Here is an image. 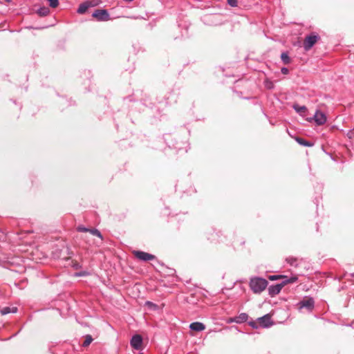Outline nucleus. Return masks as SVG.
I'll return each mask as SVG.
<instances>
[{"label":"nucleus","instance_id":"1a4fd4ad","mask_svg":"<svg viewBox=\"0 0 354 354\" xmlns=\"http://www.w3.org/2000/svg\"><path fill=\"white\" fill-rule=\"evenodd\" d=\"M130 344L135 349H140L142 344V337L140 335H135L131 337Z\"/></svg>","mask_w":354,"mask_h":354},{"label":"nucleus","instance_id":"6ab92c4d","mask_svg":"<svg viewBox=\"0 0 354 354\" xmlns=\"http://www.w3.org/2000/svg\"><path fill=\"white\" fill-rule=\"evenodd\" d=\"M248 315L246 313H241L237 317L236 322L238 323H243L247 322Z\"/></svg>","mask_w":354,"mask_h":354},{"label":"nucleus","instance_id":"2eb2a0df","mask_svg":"<svg viewBox=\"0 0 354 354\" xmlns=\"http://www.w3.org/2000/svg\"><path fill=\"white\" fill-rule=\"evenodd\" d=\"M17 307H8V306H6V307H4V308H2L1 310H0V313L2 315H6V314H8V313H17Z\"/></svg>","mask_w":354,"mask_h":354},{"label":"nucleus","instance_id":"f3484780","mask_svg":"<svg viewBox=\"0 0 354 354\" xmlns=\"http://www.w3.org/2000/svg\"><path fill=\"white\" fill-rule=\"evenodd\" d=\"M281 59L284 64H290L291 60L287 52L281 54Z\"/></svg>","mask_w":354,"mask_h":354},{"label":"nucleus","instance_id":"5701e85b","mask_svg":"<svg viewBox=\"0 0 354 354\" xmlns=\"http://www.w3.org/2000/svg\"><path fill=\"white\" fill-rule=\"evenodd\" d=\"M227 3L232 7H236L237 0H227Z\"/></svg>","mask_w":354,"mask_h":354},{"label":"nucleus","instance_id":"7ed1b4c3","mask_svg":"<svg viewBox=\"0 0 354 354\" xmlns=\"http://www.w3.org/2000/svg\"><path fill=\"white\" fill-rule=\"evenodd\" d=\"M298 280V277L297 276H292L290 277L289 279H287L286 280L283 281L281 283L276 284V285H272L268 288V292L269 295L271 297H274L277 295H278L282 288L288 284V283H292L296 282Z\"/></svg>","mask_w":354,"mask_h":354},{"label":"nucleus","instance_id":"9d476101","mask_svg":"<svg viewBox=\"0 0 354 354\" xmlns=\"http://www.w3.org/2000/svg\"><path fill=\"white\" fill-rule=\"evenodd\" d=\"M77 231L80 232H90L91 234L98 236L101 239H103L101 232L95 228H86L84 226L80 225L77 227Z\"/></svg>","mask_w":354,"mask_h":354},{"label":"nucleus","instance_id":"aec40b11","mask_svg":"<svg viewBox=\"0 0 354 354\" xmlns=\"http://www.w3.org/2000/svg\"><path fill=\"white\" fill-rule=\"evenodd\" d=\"M290 277H288L287 276H285V275H281V274H278V275H270L268 276V279L270 280V281H274V280H277V279H284V280H286L287 279H289Z\"/></svg>","mask_w":354,"mask_h":354},{"label":"nucleus","instance_id":"393cba45","mask_svg":"<svg viewBox=\"0 0 354 354\" xmlns=\"http://www.w3.org/2000/svg\"><path fill=\"white\" fill-rule=\"evenodd\" d=\"M73 267L75 268V269H79L81 266L79 264V263H77V261L73 263Z\"/></svg>","mask_w":354,"mask_h":354},{"label":"nucleus","instance_id":"9b49d317","mask_svg":"<svg viewBox=\"0 0 354 354\" xmlns=\"http://www.w3.org/2000/svg\"><path fill=\"white\" fill-rule=\"evenodd\" d=\"M189 328L195 332H201L205 329V325L201 322H196L190 324Z\"/></svg>","mask_w":354,"mask_h":354},{"label":"nucleus","instance_id":"b1692460","mask_svg":"<svg viewBox=\"0 0 354 354\" xmlns=\"http://www.w3.org/2000/svg\"><path fill=\"white\" fill-rule=\"evenodd\" d=\"M281 71L284 75H286V74H288L289 73V70L287 68H286V67H283L281 68Z\"/></svg>","mask_w":354,"mask_h":354},{"label":"nucleus","instance_id":"20e7f679","mask_svg":"<svg viewBox=\"0 0 354 354\" xmlns=\"http://www.w3.org/2000/svg\"><path fill=\"white\" fill-rule=\"evenodd\" d=\"M297 306L299 310L306 308L308 311L311 312L315 308L314 299L310 297H305L297 304Z\"/></svg>","mask_w":354,"mask_h":354},{"label":"nucleus","instance_id":"423d86ee","mask_svg":"<svg viewBox=\"0 0 354 354\" xmlns=\"http://www.w3.org/2000/svg\"><path fill=\"white\" fill-rule=\"evenodd\" d=\"M318 39L319 36L316 34H311L306 36L303 44L305 50H309L316 44Z\"/></svg>","mask_w":354,"mask_h":354},{"label":"nucleus","instance_id":"6e6552de","mask_svg":"<svg viewBox=\"0 0 354 354\" xmlns=\"http://www.w3.org/2000/svg\"><path fill=\"white\" fill-rule=\"evenodd\" d=\"M312 120H313L316 124L322 125L326 122V116L323 112L317 110L310 121Z\"/></svg>","mask_w":354,"mask_h":354},{"label":"nucleus","instance_id":"cd10ccee","mask_svg":"<svg viewBox=\"0 0 354 354\" xmlns=\"http://www.w3.org/2000/svg\"><path fill=\"white\" fill-rule=\"evenodd\" d=\"M353 276H354V274Z\"/></svg>","mask_w":354,"mask_h":354},{"label":"nucleus","instance_id":"f03ea898","mask_svg":"<svg viewBox=\"0 0 354 354\" xmlns=\"http://www.w3.org/2000/svg\"><path fill=\"white\" fill-rule=\"evenodd\" d=\"M250 326L252 328L257 329L258 328H269L273 325V322L271 319V315L267 314L261 317H259L256 321H250L248 322Z\"/></svg>","mask_w":354,"mask_h":354},{"label":"nucleus","instance_id":"a211bd4d","mask_svg":"<svg viewBox=\"0 0 354 354\" xmlns=\"http://www.w3.org/2000/svg\"><path fill=\"white\" fill-rule=\"evenodd\" d=\"M286 262L290 264L292 266L297 267L298 266V259L293 257H289L286 259Z\"/></svg>","mask_w":354,"mask_h":354},{"label":"nucleus","instance_id":"a878e982","mask_svg":"<svg viewBox=\"0 0 354 354\" xmlns=\"http://www.w3.org/2000/svg\"><path fill=\"white\" fill-rule=\"evenodd\" d=\"M84 274H77L78 276H82V275H84Z\"/></svg>","mask_w":354,"mask_h":354},{"label":"nucleus","instance_id":"0eeeda50","mask_svg":"<svg viewBox=\"0 0 354 354\" xmlns=\"http://www.w3.org/2000/svg\"><path fill=\"white\" fill-rule=\"evenodd\" d=\"M92 17L100 21H107L110 19V15L106 10L97 9L92 14Z\"/></svg>","mask_w":354,"mask_h":354},{"label":"nucleus","instance_id":"bb28decb","mask_svg":"<svg viewBox=\"0 0 354 354\" xmlns=\"http://www.w3.org/2000/svg\"><path fill=\"white\" fill-rule=\"evenodd\" d=\"M139 354H143V353H139Z\"/></svg>","mask_w":354,"mask_h":354},{"label":"nucleus","instance_id":"dca6fc26","mask_svg":"<svg viewBox=\"0 0 354 354\" xmlns=\"http://www.w3.org/2000/svg\"><path fill=\"white\" fill-rule=\"evenodd\" d=\"M37 13L41 17H45L50 13V10L48 7L44 6L38 9Z\"/></svg>","mask_w":354,"mask_h":354},{"label":"nucleus","instance_id":"f257e3e1","mask_svg":"<svg viewBox=\"0 0 354 354\" xmlns=\"http://www.w3.org/2000/svg\"><path fill=\"white\" fill-rule=\"evenodd\" d=\"M268 284L266 279L261 277H254L250 279L249 286L254 293L259 294L266 288Z\"/></svg>","mask_w":354,"mask_h":354},{"label":"nucleus","instance_id":"4468645a","mask_svg":"<svg viewBox=\"0 0 354 354\" xmlns=\"http://www.w3.org/2000/svg\"><path fill=\"white\" fill-rule=\"evenodd\" d=\"M293 109H295V111L298 113L299 114H300L301 115H306V113L307 111V108L306 106H300L299 104H294L292 106Z\"/></svg>","mask_w":354,"mask_h":354},{"label":"nucleus","instance_id":"4be33fe9","mask_svg":"<svg viewBox=\"0 0 354 354\" xmlns=\"http://www.w3.org/2000/svg\"><path fill=\"white\" fill-rule=\"evenodd\" d=\"M46 1L48 2L50 7H51L53 8H57L59 5V0H46Z\"/></svg>","mask_w":354,"mask_h":354},{"label":"nucleus","instance_id":"39448f33","mask_svg":"<svg viewBox=\"0 0 354 354\" xmlns=\"http://www.w3.org/2000/svg\"><path fill=\"white\" fill-rule=\"evenodd\" d=\"M132 254L136 259L145 262L153 261L156 259L155 255L140 250H133Z\"/></svg>","mask_w":354,"mask_h":354},{"label":"nucleus","instance_id":"ddd939ff","mask_svg":"<svg viewBox=\"0 0 354 354\" xmlns=\"http://www.w3.org/2000/svg\"><path fill=\"white\" fill-rule=\"evenodd\" d=\"M90 6H91V2H84L79 6L77 12L81 15L84 14Z\"/></svg>","mask_w":354,"mask_h":354},{"label":"nucleus","instance_id":"f8f14e48","mask_svg":"<svg viewBox=\"0 0 354 354\" xmlns=\"http://www.w3.org/2000/svg\"><path fill=\"white\" fill-rule=\"evenodd\" d=\"M295 139L296 141L301 145L305 146V147H312L314 145V141L312 140H307L303 138L300 137H295Z\"/></svg>","mask_w":354,"mask_h":354},{"label":"nucleus","instance_id":"412c9836","mask_svg":"<svg viewBox=\"0 0 354 354\" xmlns=\"http://www.w3.org/2000/svg\"><path fill=\"white\" fill-rule=\"evenodd\" d=\"M92 342H93V338H92L91 335H86L85 336V339H84V342L82 343V346L87 347L91 344V343Z\"/></svg>","mask_w":354,"mask_h":354}]
</instances>
